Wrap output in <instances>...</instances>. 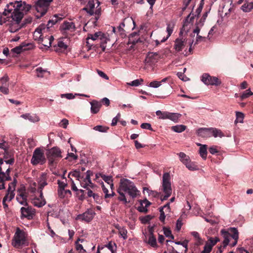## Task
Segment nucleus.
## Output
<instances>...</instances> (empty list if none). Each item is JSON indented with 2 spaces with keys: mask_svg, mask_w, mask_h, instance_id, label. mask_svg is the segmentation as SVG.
<instances>
[{
  "mask_svg": "<svg viewBox=\"0 0 253 253\" xmlns=\"http://www.w3.org/2000/svg\"><path fill=\"white\" fill-rule=\"evenodd\" d=\"M97 6L95 7L94 0H89L86 6L82 9L85 11L89 15H95L94 23L98 20L99 15L101 14V8L99 6L100 2L98 0H97Z\"/></svg>",
  "mask_w": 253,
  "mask_h": 253,
  "instance_id": "6e6552de",
  "label": "nucleus"
},
{
  "mask_svg": "<svg viewBox=\"0 0 253 253\" xmlns=\"http://www.w3.org/2000/svg\"><path fill=\"white\" fill-rule=\"evenodd\" d=\"M78 157L73 152L68 153L67 156L66 158V159H68L69 161L75 160L77 159Z\"/></svg>",
  "mask_w": 253,
  "mask_h": 253,
  "instance_id": "052dcab7",
  "label": "nucleus"
},
{
  "mask_svg": "<svg viewBox=\"0 0 253 253\" xmlns=\"http://www.w3.org/2000/svg\"><path fill=\"white\" fill-rule=\"evenodd\" d=\"M236 119L235 121V123L236 124H237L238 123H243L245 116L243 113L240 112H236Z\"/></svg>",
  "mask_w": 253,
  "mask_h": 253,
  "instance_id": "37998d69",
  "label": "nucleus"
},
{
  "mask_svg": "<svg viewBox=\"0 0 253 253\" xmlns=\"http://www.w3.org/2000/svg\"><path fill=\"white\" fill-rule=\"evenodd\" d=\"M181 32L179 36L176 38L174 41L173 48L175 52H179L183 50L186 51L189 47V51H192V45L193 43V41L189 40L181 35Z\"/></svg>",
  "mask_w": 253,
  "mask_h": 253,
  "instance_id": "20e7f679",
  "label": "nucleus"
},
{
  "mask_svg": "<svg viewBox=\"0 0 253 253\" xmlns=\"http://www.w3.org/2000/svg\"><path fill=\"white\" fill-rule=\"evenodd\" d=\"M84 239H78L75 243L76 250L81 253H84L85 252V251L82 245L79 244V242L82 243Z\"/></svg>",
  "mask_w": 253,
  "mask_h": 253,
  "instance_id": "79ce46f5",
  "label": "nucleus"
},
{
  "mask_svg": "<svg viewBox=\"0 0 253 253\" xmlns=\"http://www.w3.org/2000/svg\"><path fill=\"white\" fill-rule=\"evenodd\" d=\"M101 184H102V188L103 192L105 193V198H107L111 197L114 195V193L113 191V188L111 189V193L109 194V191L106 186L104 185L103 182L101 181Z\"/></svg>",
  "mask_w": 253,
  "mask_h": 253,
  "instance_id": "ea45409f",
  "label": "nucleus"
},
{
  "mask_svg": "<svg viewBox=\"0 0 253 253\" xmlns=\"http://www.w3.org/2000/svg\"><path fill=\"white\" fill-rule=\"evenodd\" d=\"M186 128V126L183 125H178L171 126L172 130L175 132L180 133L184 131Z\"/></svg>",
  "mask_w": 253,
  "mask_h": 253,
  "instance_id": "e433bc0d",
  "label": "nucleus"
},
{
  "mask_svg": "<svg viewBox=\"0 0 253 253\" xmlns=\"http://www.w3.org/2000/svg\"><path fill=\"white\" fill-rule=\"evenodd\" d=\"M12 245L16 248H21L29 245L27 234L19 228H17L12 240Z\"/></svg>",
  "mask_w": 253,
  "mask_h": 253,
  "instance_id": "39448f33",
  "label": "nucleus"
},
{
  "mask_svg": "<svg viewBox=\"0 0 253 253\" xmlns=\"http://www.w3.org/2000/svg\"><path fill=\"white\" fill-rule=\"evenodd\" d=\"M161 85V82L157 81H154L149 84V86L154 88H157Z\"/></svg>",
  "mask_w": 253,
  "mask_h": 253,
  "instance_id": "13d9d810",
  "label": "nucleus"
},
{
  "mask_svg": "<svg viewBox=\"0 0 253 253\" xmlns=\"http://www.w3.org/2000/svg\"><path fill=\"white\" fill-rule=\"evenodd\" d=\"M119 233L121 237L126 240L127 238V230L124 227H120L119 228Z\"/></svg>",
  "mask_w": 253,
  "mask_h": 253,
  "instance_id": "c03bdc74",
  "label": "nucleus"
},
{
  "mask_svg": "<svg viewBox=\"0 0 253 253\" xmlns=\"http://www.w3.org/2000/svg\"><path fill=\"white\" fill-rule=\"evenodd\" d=\"M10 168L4 167L3 164V159H0V181H8L11 179V177L9 175Z\"/></svg>",
  "mask_w": 253,
  "mask_h": 253,
  "instance_id": "2eb2a0df",
  "label": "nucleus"
},
{
  "mask_svg": "<svg viewBox=\"0 0 253 253\" xmlns=\"http://www.w3.org/2000/svg\"><path fill=\"white\" fill-rule=\"evenodd\" d=\"M100 44H106L107 42L110 41V38L108 37V35L102 33L100 38Z\"/></svg>",
  "mask_w": 253,
  "mask_h": 253,
  "instance_id": "49530a36",
  "label": "nucleus"
},
{
  "mask_svg": "<svg viewBox=\"0 0 253 253\" xmlns=\"http://www.w3.org/2000/svg\"><path fill=\"white\" fill-rule=\"evenodd\" d=\"M198 135L203 138L211 137V127L201 128L197 131Z\"/></svg>",
  "mask_w": 253,
  "mask_h": 253,
  "instance_id": "cd10ccee",
  "label": "nucleus"
},
{
  "mask_svg": "<svg viewBox=\"0 0 253 253\" xmlns=\"http://www.w3.org/2000/svg\"><path fill=\"white\" fill-rule=\"evenodd\" d=\"M69 176H71L75 178H76L79 181L82 175H81V173H80L79 171L74 170L73 171L70 172L69 174Z\"/></svg>",
  "mask_w": 253,
  "mask_h": 253,
  "instance_id": "603ef678",
  "label": "nucleus"
},
{
  "mask_svg": "<svg viewBox=\"0 0 253 253\" xmlns=\"http://www.w3.org/2000/svg\"><path fill=\"white\" fill-rule=\"evenodd\" d=\"M163 231H164V234H165V235L166 237H170L172 239L174 238L173 236L171 234V231L169 228H167L166 227H164Z\"/></svg>",
  "mask_w": 253,
  "mask_h": 253,
  "instance_id": "6e6d98bb",
  "label": "nucleus"
},
{
  "mask_svg": "<svg viewBox=\"0 0 253 253\" xmlns=\"http://www.w3.org/2000/svg\"><path fill=\"white\" fill-rule=\"evenodd\" d=\"M175 26V24L173 22H170L167 24L166 31L168 35L166 38H164L160 42L158 40L156 41V44L158 45L161 42H164L167 40V39L170 36L173 31V29Z\"/></svg>",
  "mask_w": 253,
  "mask_h": 253,
  "instance_id": "5701e85b",
  "label": "nucleus"
},
{
  "mask_svg": "<svg viewBox=\"0 0 253 253\" xmlns=\"http://www.w3.org/2000/svg\"><path fill=\"white\" fill-rule=\"evenodd\" d=\"M52 0H39L35 4L36 11L42 16L46 12L48 6Z\"/></svg>",
  "mask_w": 253,
  "mask_h": 253,
  "instance_id": "ddd939ff",
  "label": "nucleus"
},
{
  "mask_svg": "<svg viewBox=\"0 0 253 253\" xmlns=\"http://www.w3.org/2000/svg\"><path fill=\"white\" fill-rule=\"evenodd\" d=\"M37 72V76L38 77H42L43 73L45 72V70H43L41 67H39L36 70Z\"/></svg>",
  "mask_w": 253,
  "mask_h": 253,
  "instance_id": "69168bd1",
  "label": "nucleus"
},
{
  "mask_svg": "<svg viewBox=\"0 0 253 253\" xmlns=\"http://www.w3.org/2000/svg\"><path fill=\"white\" fill-rule=\"evenodd\" d=\"M102 179L107 183V186L112 189L114 186L112 176L104 175Z\"/></svg>",
  "mask_w": 253,
  "mask_h": 253,
  "instance_id": "c9c22d12",
  "label": "nucleus"
},
{
  "mask_svg": "<svg viewBox=\"0 0 253 253\" xmlns=\"http://www.w3.org/2000/svg\"><path fill=\"white\" fill-rule=\"evenodd\" d=\"M0 91L5 94L9 93L8 85L0 86Z\"/></svg>",
  "mask_w": 253,
  "mask_h": 253,
  "instance_id": "bf43d9fd",
  "label": "nucleus"
},
{
  "mask_svg": "<svg viewBox=\"0 0 253 253\" xmlns=\"http://www.w3.org/2000/svg\"><path fill=\"white\" fill-rule=\"evenodd\" d=\"M152 218V216H151L150 215H148L147 216H145L144 217H143L141 218V221L142 223H146L149 222Z\"/></svg>",
  "mask_w": 253,
  "mask_h": 253,
  "instance_id": "0e129e2a",
  "label": "nucleus"
},
{
  "mask_svg": "<svg viewBox=\"0 0 253 253\" xmlns=\"http://www.w3.org/2000/svg\"><path fill=\"white\" fill-rule=\"evenodd\" d=\"M92 173L90 170H87L86 172L85 176L82 175L80 179L81 185L82 187L88 189L89 188H92L93 187V184L91 182L90 180V176Z\"/></svg>",
  "mask_w": 253,
  "mask_h": 253,
  "instance_id": "dca6fc26",
  "label": "nucleus"
},
{
  "mask_svg": "<svg viewBox=\"0 0 253 253\" xmlns=\"http://www.w3.org/2000/svg\"><path fill=\"white\" fill-rule=\"evenodd\" d=\"M146 242L152 247L156 248L158 247L156 237L154 236L152 232H151L148 235V239Z\"/></svg>",
  "mask_w": 253,
  "mask_h": 253,
  "instance_id": "c756f323",
  "label": "nucleus"
},
{
  "mask_svg": "<svg viewBox=\"0 0 253 253\" xmlns=\"http://www.w3.org/2000/svg\"><path fill=\"white\" fill-rule=\"evenodd\" d=\"M253 8V0H246V3L242 6L241 9L245 12H249Z\"/></svg>",
  "mask_w": 253,
  "mask_h": 253,
  "instance_id": "7c9ffc66",
  "label": "nucleus"
},
{
  "mask_svg": "<svg viewBox=\"0 0 253 253\" xmlns=\"http://www.w3.org/2000/svg\"><path fill=\"white\" fill-rule=\"evenodd\" d=\"M104 246L105 248L108 249L110 253H116L117 250V245L115 243L110 242L107 245Z\"/></svg>",
  "mask_w": 253,
  "mask_h": 253,
  "instance_id": "58836bf2",
  "label": "nucleus"
},
{
  "mask_svg": "<svg viewBox=\"0 0 253 253\" xmlns=\"http://www.w3.org/2000/svg\"><path fill=\"white\" fill-rule=\"evenodd\" d=\"M59 19L57 16H55L52 19L49 20L47 25L41 24L36 29L34 33V38L37 40L41 44L40 48L41 49H47L51 44L54 38L52 36L46 34L48 32L49 28L58 22Z\"/></svg>",
  "mask_w": 253,
  "mask_h": 253,
  "instance_id": "f03ea898",
  "label": "nucleus"
},
{
  "mask_svg": "<svg viewBox=\"0 0 253 253\" xmlns=\"http://www.w3.org/2000/svg\"><path fill=\"white\" fill-rule=\"evenodd\" d=\"M94 215L95 212L92 210H87L83 214L78 215L76 219L89 222L93 219Z\"/></svg>",
  "mask_w": 253,
  "mask_h": 253,
  "instance_id": "a211bd4d",
  "label": "nucleus"
},
{
  "mask_svg": "<svg viewBox=\"0 0 253 253\" xmlns=\"http://www.w3.org/2000/svg\"><path fill=\"white\" fill-rule=\"evenodd\" d=\"M17 202L21 205L27 206V194L24 189H19L16 196Z\"/></svg>",
  "mask_w": 253,
  "mask_h": 253,
  "instance_id": "412c9836",
  "label": "nucleus"
},
{
  "mask_svg": "<svg viewBox=\"0 0 253 253\" xmlns=\"http://www.w3.org/2000/svg\"><path fill=\"white\" fill-rule=\"evenodd\" d=\"M221 233L224 238L222 243L223 248L228 245L231 247L236 245L239 238L238 232L236 228H230L227 231L222 229L221 230Z\"/></svg>",
  "mask_w": 253,
  "mask_h": 253,
  "instance_id": "7ed1b4c3",
  "label": "nucleus"
},
{
  "mask_svg": "<svg viewBox=\"0 0 253 253\" xmlns=\"http://www.w3.org/2000/svg\"><path fill=\"white\" fill-rule=\"evenodd\" d=\"M143 82L142 79H137L132 81L130 83H127L128 85L134 86H138Z\"/></svg>",
  "mask_w": 253,
  "mask_h": 253,
  "instance_id": "864d4df0",
  "label": "nucleus"
},
{
  "mask_svg": "<svg viewBox=\"0 0 253 253\" xmlns=\"http://www.w3.org/2000/svg\"><path fill=\"white\" fill-rule=\"evenodd\" d=\"M47 176L46 173H42L39 177L38 178V192H42L43 187L47 185Z\"/></svg>",
  "mask_w": 253,
  "mask_h": 253,
  "instance_id": "4be33fe9",
  "label": "nucleus"
},
{
  "mask_svg": "<svg viewBox=\"0 0 253 253\" xmlns=\"http://www.w3.org/2000/svg\"><path fill=\"white\" fill-rule=\"evenodd\" d=\"M22 218H26L28 219H32L35 211L31 207H22L20 209Z\"/></svg>",
  "mask_w": 253,
  "mask_h": 253,
  "instance_id": "6ab92c4d",
  "label": "nucleus"
},
{
  "mask_svg": "<svg viewBox=\"0 0 253 253\" xmlns=\"http://www.w3.org/2000/svg\"><path fill=\"white\" fill-rule=\"evenodd\" d=\"M180 161L185 166L190 170H196L198 169V167L195 162H192L189 156L183 152L177 154Z\"/></svg>",
  "mask_w": 253,
  "mask_h": 253,
  "instance_id": "1a4fd4ad",
  "label": "nucleus"
},
{
  "mask_svg": "<svg viewBox=\"0 0 253 253\" xmlns=\"http://www.w3.org/2000/svg\"><path fill=\"white\" fill-rule=\"evenodd\" d=\"M119 188L123 191L128 193L132 198H135L139 195V191L133 182L127 179H121Z\"/></svg>",
  "mask_w": 253,
  "mask_h": 253,
  "instance_id": "423d86ee",
  "label": "nucleus"
},
{
  "mask_svg": "<svg viewBox=\"0 0 253 253\" xmlns=\"http://www.w3.org/2000/svg\"><path fill=\"white\" fill-rule=\"evenodd\" d=\"M45 161L46 159L42 150L39 148H37L33 152L31 160V163L33 165H42Z\"/></svg>",
  "mask_w": 253,
  "mask_h": 253,
  "instance_id": "9d476101",
  "label": "nucleus"
},
{
  "mask_svg": "<svg viewBox=\"0 0 253 253\" xmlns=\"http://www.w3.org/2000/svg\"><path fill=\"white\" fill-rule=\"evenodd\" d=\"M219 241V239L217 237L214 238L210 237L206 242L202 253H210L212 247Z\"/></svg>",
  "mask_w": 253,
  "mask_h": 253,
  "instance_id": "f3484780",
  "label": "nucleus"
},
{
  "mask_svg": "<svg viewBox=\"0 0 253 253\" xmlns=\"http://www.w3.org/2000/svg\"><path fill=\"white\" fill-rule=\"evenodd\" d=\"M66 39H63L61 40H59L57 45L55 46V50L56 52L60 53H65L67 51L68 45L64 42Z\"/></svg>",
  "mask_w": 253,
  "mask_h": 253,
  "instance_id": "a878e982",
  "label": "nucleus"
},
{
  "mask_svg": "<svg viewBox=\"0 0 253 253\" xmlns=\"http://www.w3.org/2000/svg\"><path fill=\"white\" fill-rule=\"evenodd\" d=\"M211 136H214V137H222L224 136V134L221 130L216 128L211 127Z\"/></svg>",
  "mask_w": 253,
  "mask_h": 253,
  "instance_id": "f704fd0d",
  "label": "nucleus"
},
{
  "mask_svg": "<svg viewBox=\"0 0 253 253\" xmlns=\"http://www.w3.org/2000/svg\"><path fill=\"white\" fill-rule=\"evenodd\" d=\"M199 154L201 157L204 159L206 160L207 157V145H201V147L199 149Z\"/></svg>",
  "mask_w": 253,
  "mask_h": 253,
  "instance_id": "4c0bfd02",
  "label": "nucleus"
},
{
  "mask_svg": "<svg viewBox=\"0 0 253 253\" xmlns=\"http://www.w3.org/2000/svg\"><path fill=\"white\" fill-rule=\"evenodd\" d=\"M8 81V77L7 76H4L0 79V84L1 85H8L7 82Z\"/></svg>",
  "mask_w": 253,
  "mask_h": 253,
  "instance_id": "680f3d73",
  "label": "nucleus"
},
{
  "mask_svg": "<svg viewBox=\"0 0 253 253\" xmlns=\"http://www.w3.org/2000/svg\"><path fill=\"white\" fill-rule=\"evenodd\" d=\"M0 148L3 150L4 152H8L9 149V145L8 143L5 141H3L2 142H0Z\"/></svg>",
  "mask_w": 253,
  "mask_h": 253,
  "instance_id": "5fc2aeb1",
  "label": "nucleus"
},
{
  "mask_svg": "<svg viewBox=\"0 0 253 253\" xmlns=\"http://www.w3.org/2000/svg\"><path fill=\"white\" fill-rule=\"evenodd\" d=\"M170 180V176L169 173L168 172L164 173L161 186V190L164 193V196H161V200L162 201L166 200L171 194L172 188Z\"/></svg>",
  "mask_w": 253,
  "mask_h": 253,
  "instance_id": "0eeeda50",
  "label": "nucleus"
},
{
  "mask_svg": "<svg viewBox=\"0 0 253 253\" xmlns=\"http://www.w3.org/2000/svg\"><path fill=\"white\" fill-rule=\"evenodd\" d=\"M15 193H11V192H8L7 191V193L6 195L4 197L3 200V202L6 201V202H10L11 201L14 197Z\"/></svg>",
  "mask_w": 253,
  "mask_h": 253,
  "instance_id": "de8ad7c7",
  "label": "nucleus"
},
{
  "mask_svg": "<svg viewBox=\"0 0 253 253\" xmlns=\"http://www.w3.org/2000/svg\"><path fill=\"white\" fill-rule=\"evenodd\" d=\"M181 117V114L179 113L169 112L168 119L173 121L174 123H177Z\"/></svg>",
  "mask_w": 253,
  "mask_h": 253,
  "instance_id": "72a5a7b5",
  "label": "nucleus"
},
{
  "mask_svg": "<svg viewBox=\"0 0 253 253\" xmlns=\"http://www.w3.org/2000/svg\"><path fill=\"white\" fill-rule=\"evenodd\" d=\"M21 117L25 120H28L32 123H37L40 121L39 117L35 114L26 113L21 115Z\"/></svg>",
  "mask_w": 253,
  "mask_h": 253,
  "instance_id": "bb28decb",
  "label": "nucleus"
},
{
  "mask_svg": "<svg viewBox=\"0 0 253 253\" xmlns=\"http://www.w3.org/2000/svg\"><path fill=\"white\" fill-rule=\"evenodd\" d=\"M118 192L120 195V196L118 198V199L120 201H123L125 204H126L127 203V201L125 197V194L123 193L124 191H123L122 190H120V189L119 188Z\"/></svg>",
  "mask_w": 253,
  "mask_h": 253,
  "instance_id": "3c124183",
  "label": "nucleus"
},
{
  "mask_svg": "<svg viewBox=\"0 0 253 253\" xmlns=\"http://www.w3.org/2000/svg\"><path fill=\"white\" fill-rule=\"evenodd\" d=\"M121 117V114L120 113H118L117 114V115L113 119L112 121V123H111V125L112 126H115L117 124V122L119 120V119Z\"/></svg>",
  "mask_w": 253,
  "mask_h": 253,
  "instance_id": "774afa93",
  "label": "nucleus"
},
{
  "mask_svg": "<svg viewBox=\"0 0 253 253\" xmlns=\"http://www.w3.org/2000/svg\"><path fill=\"white\" fill-rule=\"evenodd\" d=\"M201 81L206 85H218L221 82L215 77L210 76L208 73H204L201 77Z\"/></svg>",
  "mask_w": 253,
  "mask_h": 253,
  "instance_id": "4468645a",
  "label": "nucleus"
},
{
  "mask_svg": "<svg viewBox=\"0 0 253 253\" xmlns=\"http://www.w3.org/2000/svg\"><path fill=\"white\" fill-rule=\"evenodd\" d=\"M90 104H91V112L94 114H96V113H98L100 110L101 106V103L96 101H93L90 102Z\"/></svg>",
  "mask_w": 253,
  "mask_h": 253,
  "instance_id": "2f4dec72",
  "label": "nucleus"
},
{
  "mask_svg": "<svg viewBox=\"0 0 253 253\" xmlns=\"http://www.w3.org/2000/svg\"><path fill=\"white\" fill-rule=\"evenodd\" d=\"M169 113V112H162L160 110H158L156 112V114L159 116V118L163 120L168 119Z\"/></svg>",
  "mask_w": 253,
  "mask_h": 253,
  "instance_id": "a19ab883",
  "label": "nucleus"
},
{
  "mask_svg": "<svg viewBox=\"0 0 253 253\" xmlns=\"http://www.w3.org/2000/svg\"><path fill=\"white\" fill-rule=\"evenodd\" d=\"M39 193H40V197L33 198L32 199V203L35 206L40 208L45 205L46 201L43 198L42 192Z\"/></svg>",
  "mask_w": 253,
  "mask_h": 253,
  "instance_id": "b1692460",
  "label": "nucleus"
},
{
  "mask_svg": "<svg viewBox=\"0 0 253 253\" xmlns=\"http://www.w3.org/2000/svg\"><path fill=\"white\" fill-rule=\"evenodd\" d=\"M46 156L50 164L53 163L56 160L62 157L60 149L56 147L49 149L46 153Z\"/></svg>",
  "mask_w": 253,
  "mask_h": 253,
  "instance_id": "f8f14e48",
  "label": "nucleus"
},
{
  "mask_svg": "<svg viewBox=\"0 0 253 253\" xmlns=\"http://www.w3.org/2000/svg\"><path fill=\"white\" fill-rule=\"evenodd\" d=\"M75 95L73 93H65L61 94V98H66L67 99H72L75 98Z\"/></svg>",
  "mask_w": 253,
  "mask_h": 253,
  "instance_id": "e2e57ef3",
  "label": "nucleus"
},
{
  "mask_svg": "<svg viewBox=\"0 0 253 253\" xmlns=\"http://www.w3.org/2000/svg\"><path fill=\"white\" fill-rule=\"evenodd\" d=\"M102 35L101 32H97L94 34H88L86 38V43L89 44V40H91L92 41H95L98 39H100V36Z\"/></svg>",
  "mask_w": 253,
  "mask_h": 253,
  "instance_id": "473e14b6",
  "label": "nucleus"
},
{
  "mask_svg": "<svg viewBox=\"0 0 253 253\" xmlns=\"http://www.w3.org/2000/svg\"><path fill=\"white\" fill-rule=\"evenodd\" d=\"M31 8L29 4L22 1H15L9 2L2 14H0V25L5 23L9 17L18 24L23 17L24 13Z\"/></svg>",
  "mask_w": 253,
  "mask_h": 253,
  "instance_id": "f257e3e1",
  "label": "nucleus"
},
{
  "mask_svg": "<svg viewBox=\"0 0 253 253\" xmlns=\"http://www.w3.org/2000/svg\"><path fill=\"white\" fill-rule=\"evenodd\" d=\"M151 205V203L145 199L140 202V205L138 207V211L141 212H147V208Z\"/></svg>",
  "mask_w": 253,
  "mask_h": 253,
  "instance_id": "c85d7f7f",
  "label": "nucleus"
},
{
  "mask_svg": "<svg viewBox=\"0 0 253 253\" xmlns=\"http://www.w3.org/2000/svg\"><path fill=\"white\" fill-rule=\"evenodd\" d=\"M76 29L75 24L72 22L64 21L60 27L62 34L67 37L74 35Z\"/></svg>",
  "mask_w": 253,
  "mask_h": 253,
  "instance_id": "9b49d317",
  "label": "nucleus"
},
{
  "mask_svg": "<svg viewBox=\"0 0 253 253\" xmlns=\"http://www.w3.org/2000/svg\"><path fill=\"white\" fill-rule=\"evenodd\" d=\"M143 192L144 194L147 193L149 196H151L152 197H155L157 195V193L156 192L150 190L147 187L143 188Z\"/></svg>",
  "mask_w": 253,
  "mask_h": 253,
  "instance_id": "8fccbe9b",
  "label": "nucleus"
},
{
  "mask_svg": "<svg viewBox=\"0 0 253 253\" xmlns=\"http://www.w3.org/2000/svg\"><path fill=\"white\" fill-rule=\"evenodd\" d=\"M93 129L96 131H98L100 132H106L108 129V127L103 126H95Z\"/></svg>",
  "mask_w": 253,
  "mask_h": 253,
  "instance_id": "4d7b16f0",
  "label": "nucleus"
},
{
  "mask_svg": "<svg viewBox=\"0 0 253 253\" xmlns=\"http://www.w3.org/2000/svg\"><path fill=\"white\" fill-rule=\"evenodd\" d=\"M141 127L143 129H147L150 130H152L151 125L149 123H145L142 124L141 125Z\"/></svg>",
  "mask_w": 253,
  "mask_h": 253,
  "instance_id": "338daca9",
  "label": "nucleus"
},
{
  "mask_svg": "<svg viewBox=\"0 0 253 253\" xmlns=\"http://www.w3.org/2000/svg\"><path fill=\"white\" fill-rule=\"evenodd\" d=\"M159 55L156 53L150 52L149 53L145 60V64L146 66H152L157 62L159 59Z\"/></svg>",
  "mask_w": 253,
  "mask_h": 253,
  "instance_id": "aec40b11",
  "label": "nucleus"
},
{
  "mask_svg": "<svg viewBox=\"0 0 253 253\" xmlns=\"http://www.w3.org/2000/svg\"><path fill=\"white\" fill-rule=\"evenodd\" d=\"M16 183L17 181L15 179H14L12 182L9 184L8 188L7 190V191L8 192L14 193Z\"/></svg>",
  "mask_w": 253,
  "mask_h": 253,
  "instance_id": "a18cd8bd",
  "label": "nucleus"
},
{
  "mask_svg": "<svg viewBox=\"0 0 253 253\" xmlns=\"http://www.w3.org/2000/svg\"><path fill=\"white\" fill-rule=\"evenodd\" d=\"M33 48V45L32 43H23L19 46H16V47L12 49V51L17 53L19 54L23 51L31 49Z\"/></svg>",
  "mask_w": 253,
  "mask_h": 253,
  "instance_id": "393cba45",
  "label": "nucleus"
},
{
  "mask_svg": "<svg viewBox=\"0 0 253 253\" xmlns=\"http://www.w3.org/2000/svg\"><path fill=\"white\" fill-rule=\"evenodd\" d=\"M253 94V92H252L250 89H248L245 91L241 95L240 98L241 100H244V99L248 98L249 96L252 95Z\"/></svg>",
  "mask_w": 253,
  "mask_h": 253,
  "instance_id": "09e8293b",
  "label": "nucleus"
}]
</instances>
